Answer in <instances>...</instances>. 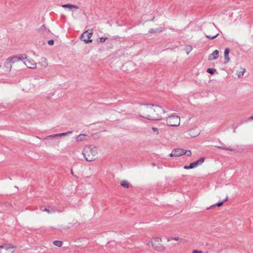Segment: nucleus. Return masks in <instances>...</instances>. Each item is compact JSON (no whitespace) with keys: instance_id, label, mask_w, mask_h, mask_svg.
<instances>
[{"instance_id":"1","label":"nucleus","mask_w":253,"mask_h":253,"mask_svg":"<svg viewBox=\"0 0 253 253\" xmlns=\"http://www.w3.org/2000/svg\"><path fill=\"white\" fill-rule=\"evenodd\" d=\"M23 61L24 64L29 68L36 69L37 63L30 56L21 57L18 55H12L8 57L5 60L1 74L8 75L12 71L13 67H15L18 63Z\"/></svg>"},{"instance_id":"2","label":"nucleus","mask_w":253,"mask_h":253,"mask_svg":"<svg viewBox=\"0 0 253 253\" xmlns=\"http://www.w3.org/2000/svg\"><path fill=\"white\" fill-rule=\"evenodd\" d=\"M164 113V109L160 106L150 104L141 107L139 112L140 116L150 120H160Z\"/></svg>"},{"instance_id":"3","label":"nucleus","mask_w":253,"mask_h":253,"mask_svg":"<svg viewBox=\"0 0 253 253\" xmlns=\"http://www.w3.org/2000/svg\"><path fill=\"white\" fill-rule=\"evenodd\" d=\"M82 154L86 161L92 162L98 158V149L92 145L85 146L82 150Z\"/></svg>"},{"instance_id":"4","label":"nucleus","mask_w":253,"mask_h":253,"mask_svg":"<svg viewBox=\"0 0 253 253\" xmlns=\"http://www.w3.org/2000/svg\"><path fill=\"white\" fill-rule=\"evenodd\" d=\"M180 122V117L176 114H171L166 118V123L169 126L177 127L179 126Z\"/></svg>"},{"instance_id":"5","label":"nucleus","mask_w":253,"mask_h":253,"mask_svg":"<svg viewBox=\"0 0 253 253\" xmlns=\"http://www.w3.org/2000/svg\"><path fill=\"white\" fill-rule=\"evenodd\" d=\"M151 243L153 248L158 252H163L165 248L162 244V238L159 237H154L151 240Z\"/></svg>"},{"instance_id":"6","label":"nucleus","mask_w":253,"mask_h":253,"mask_svg":"<svg viewBox=\"0 0 253 253\" xmlns=\"http://www.w3.org/2000/svg\"><path fill=\"white\" fill-rule=\"evenodd\" d=\"M16 246L12 244H4L0 246V253H13Z\"/></svg>"},{"instance_id":"7","label":"nucleus","mask_w":253,"mask_h":253,"mask_svg":"<svg viewBox=\"0 0 253 253\" xmlns=\"http://www.w3.org/2000/svg\"><path fill=\"white\" fill-rule=\"evenodd\" d=\"M93 34V30L89 29L85 31L81 36V39L85 43L91 42L92 40L90 39Z\"/></svg>"},{"instance_id":"8","label":"nucleus","mask_w":253,"mask_h":253,"mask_svg":"<svg viewBox=\"0 0 253 253\" xmlns=\"http://www.w3.org/2000/svg\"><path fill=\"white\" fill-rule=\"evenodd\" d=\"M200 133V130L197 127H194L189 129L186 132V135L187 138H190L196 137L198 136Z\"/></svg>"},{"instance_id":"9","label":"nucleus","mask_w":253,"mask_h":253,"mask_svg":"<svg viewBox=\"0 0 253 253\" xmlns=\"http://www.w3.org/2000/svg\"><path fill=\"white\" fill-rule=\"evenodd\" d=\"M184 155V150L181 148L174 149L170 154V157H179Z\"/></svg>"},{"instance_id":"10","label":"nucleus","mask_w":253,"mask_h":253,"mask_svg":"<svg viewBox=\"0 0 253 253\" xmlns=\"http://www.w3.org/2000/svg\"><path fill=\"white\" fill-rule=\"evenodd\" d=\"M71 133H72V131H68L67 132H64V133H61L54 134L47 136L44 139H47L49 138H55V137H58V136H63L66 135L67 134H71Z\"/></svg>"},{"instance_id":"11","label":"nucleus","mask_w":253,"mask_h":253,"mask_svg":"<svg viewBox=\"0 0 253 253\" xmlns=\"http://www.w3.org/2000/svg\"><path fill=\"white\" fill-rule=\"evenodd\" d=\"M219 56V51L218 50H215L208 57V60L211 61L216 59Z\"/></svg>"},{"instance_id":"12","label":"nucleus","mask_w":253,"mask_h":253,"mask_svg":"<svg viewBox=\"0 0 253 253\" xmlns=\"http://www.w3.org/2000/svg\"><path fill=\"white\" fill-rule=\"evenodd\" d=\"M87 135L84 134H80L79 135H78L76 138V140L77 142H81L83 141H85L86 140L87 138Z\"/></svg>"},{"instance_id":"13","label":"nucleus","mask_w":253,"mask_h":253,"mask_svg":"<svg viewBox=\"0 0 253 253\" xmlns=\"http://www.w3.org/2000/svg\"><path fill=\"white\" fill-rule=\"evenodd\" d=\"M245 72V69L240 67L236 72V75L239 78H242Z\"/></svg>"},{"instance_id":"14","label":"nucleus","mask_w":253,"mask_h":253,"mask_svg":"<svg viewBox=\"0 0 253 253\" xmlns=\"http://www.w3.org/2000/svg\"><path fill=\"white\" fill-rule=\"evenodd\" d=\"M120 184L122 187L126 188H128L130 186V184L129 183V182L126 180H122L120 182Z\"/></svg>"},{"instance_id":"15","label":"nucleus","mask_w":253,"mask_h":253,"mask_svg":"<svg viewBox=\"0 0 253 253\" xmlns=\"http://www.w3.org/2000/svg\"><path fill=\"white\" fill-rule=\"evenodd\" d=\"M229 51L230 50L229 48H226L224 50V58L226 60V62H228L230 60L229 57Z\"/></svg>"},{"instance_id":"16","label":"nucleus","mask_w":253,"mask_h":253,"mask_svg":"<svg viewBox=\"0 0 253 253\" xmlns=\"http://www.w3.org/2000/svg\"><path fill=\"white\" fill-rule=\"evenodd\" d=\"M62 7L63 8H68L70 9L75 8L76 9H77L78 7L74 5H72L70 4H64L62 5Z\"/></svg>"},{"instance_id":"17","label":"nucleus","mask_w":253,"mask_h":253,"mask_svg":"<svg viewBox=\"0 0 253 253\" xmlns=\"http://www.w3.org/2000/svg\"><path fill=\"white\" fill-rule=\"evenodd\" d=\"M192 46L189 45H186L184 48V50L187 55H188L192 51Z\"/></svg>"},{"instance_id":"18","label":"nucleus","mask_w":253,"mask_h":253,"mask_svg":"<svg viewBox=\"0 0 253 253\" xmlns=\"http://www.w3.org/2000/svg\"><path fill=\"white\" fill-rule=\"evenodd\" d=\"M219 34L218 33L215 34V35H213L211 33H208L206 35V37L208 38V39H214L215 38H216V37H217V36Z\"/></svg>"},{"instance_id":"19","label":"nucleus","mask_w":253,"mask_h":253,"mask_svg":"<svg viewBox=\"0 0 253 253\" xmlns=\"http://www.w3.org/2000/svg\"><path fill=\"white\" fill-rule=\"evenodd\" d=\"M228 196H226L225 199L222 202L218 203L215 205H213L211 207H214L215 206L218 207H221V206L223 205V203L224 202H225L228 201Z\"/></svg>"},{"instance_id":"20","label":"nucleus","mask_w":253,"mask_h":253,"mask_svg":"<svg viewBox=\"0 0 253 253\" xmlns=\"http://www.w3.org/2000/svg\"><path fill=\"white\" fill-rule=\"evenodd\" d=\"M53 244L58 247H61L62 246L63 243L60 241H55L53 242Z\"/></svg>"},{"instance_id":"21","label":"nucleus","mask_w":253,"mask_h":253,"mask_svg":"<svg viewBox=\"0 0 253 253\" xmlns=\"http://www.w3.org/2000/svg\"><path fill=\"white\" fill-rule=\"evenodd\" d=\"M198 165V162L197 161L191 163L189 166V168L193 169Z\"/></svg>"},{"instance_id":"22","label":"nucleus","mask_w":253,"mask_h":253,"mask_svg":"<svg viewBox=\"0 0 253 253\" xmlns=\"http://www.w3.org/2000/svg\"><path fill=\"white\" fill-rule=\"evenodd\" d=\"M207 71L208 73L212 74L215 72L216 70L211 68H208Z\"/></svg>"},{"instance_id":"23","label":"nucleus","mask_w":253,"mask_h":253,"mask_svg":"<svg viewBox=\"0 0 253 253\" xmlns=\"http://www.w3.org/2000/svg\"><path fill=\"white\" fill-rule=\"evenodd\" d=\"M184 154L186 155L187 156H190L191 155V152L190 150H184Z\"/></svg>"},{"instance_id":"24","label":"nucleus","mask_w":253,"mask_h":253,"mask_svg":"<svg viewBox=\"0 0 253 253\" xmlns=\"http://www.w3.org/2000/svg\"><path fill=\"white\" fill-rule=\"evenodd\" d=\"M205 161L204 158H201L199 160L197 161V162H198V165L199 164H202Z\"/></svg>"},{"instance_id":"25","label":"nucleus","mask_w":253,"mask_h":253,"mask_svg":"<svg viewBox=\"0 0 253 253\" xmlns=\"http://www.w3.org/2000/svg\"><path fill=\"white\" fill-rule=\"evenodd\" d=\"M42 62L43 63V65L46 66L47 65V61L45 58H42L41 59Z\"/></svg>"},{"instance_id":"26","label":"nucleus","mask_w":253,"mask_h":253,"mask_svg":"<svg viewBox=\"0 0 253 253\" xmlns=\"http://www.w3.org/2000/svg\"><path fill=\"white\" fill-rule=\"evenodd\" d=\"M170 240L178 241L180 240V238L178 237H172L170 238Z\"/></svg>"},{"instance_id":"27","label":"nucleus","mask_w":253,"mask_h":253,"mask_svg":"<svg viewBox=\"0 0 253 253\" xmlns=\"http://www.w3.org/2000/svg\"><path fill=\"white\" fill-rule=\"evenodd\" d=\"M152 130L154 132H155L156 134H158L159 133V130L156 127H152Z\"/></svg>"},{"instance_id":"28","label":"nucleus","mask_w":253,"mask_h":253,"mask_svg":"<svg viewBox=\"0 0 253 253\" xmlns=\"http://www.w3.org/2000/svg\"><path fill=\"white\" fill-rule=\"evenodd\" d=\"M203 252L202 251H198L197 250H194L192 251V253H203Z\"/></svg>"},{"instance_id":"29","label":"nucleus","mask_w":253,"mask_h":253,"mask_svg":"<svg viewBox=\"0 0 253 253\" xmlns=\"http://www.w3.org/2000/svg\"><path fill=\"white\" fill-rule=\"evenodd\" d=\"M42 211H44V212H47L48 213H49V214L51 213L50 211L48 209H46V208L43 209L42 210Z\"/></svg>"},{"instance_id":"30","label":"nucleus","mask_w":253,"mask_h":253,"mask_svg":"<svg viewBox=\"0 0 253 253\" xmlns=\"http://www.w3.org/2000/svg\"><path fill=\"white\" fill-rule=\"evenodd\" d=\"M106 40V38H103V37H101L100 38V41L101 42H104Z\"/></svg>"},{"instance_id":"31","label":"nucleus","mask_w":253,"mask_h":253,"mask_svg":"<svg viewBox=\"0 0 253 253\" xmlns=\"http://www.w3.org/2000/svg\"><path fill=\"white\" fill-rule=\"evenodd\" d=\"M53 43H54V41L52 40H49L48 41V43L49 45H52L53 44Z\"/></svg>"},{"instance_id":"32","label":"nucleus","mask_w":253,"mask_h":253,"mask_svg":"<svg viewBox=\"0 0 253 253\" xmlns=\"http://www.w3.org/2000/svg\"><path fill=\"white\" fill-rule=\"evenodd\" d=\"M221 148H222V149L223 150H231V149H228V148H224V147H220Z\"/></svg>"},{"instance_id":"33","label":"nucleus","mask_w":253,"mask_h":253,"mask_svg":"<svg viewBox=\"0 0 253 253\" xmlns=\"http://www.w3.org/2000/svg\"><path fill=\"white\" fill-rule=\"evenodd\" d=\"M2 68H3V66L2 67V65L1 64H0V69H2ZM1 71H2V70H1ZM0 74L3 76L2 74H1V73H0Z\"/></svg>"},{"instance_id":"34","label":"nucleus","mask_w":253,"mask_h":253,"mask_svg":"<svg viewBox=\"0 0 253 253\" xmlns=\"http://www.w3.org/2000/svg\"><path fill=\"white\" fill-rule=\"evenodd\" d=\"M184 168L185 169H190V168H189V166H185V167H184Z\"/></svg>"},{"instance_id":"35","label":"nucleus","mask_w":253,"mask_h":253,"mask_svg":"<svg viewBox=\"0 0 253 253\" xmlns=\"http://www.w3.org/2000/svg\"><path fill=\"white\" fill-rule=\"evenodd\" d=\"M251 118L252 119H253V116L251 117Z\"/></svg>"}]
</instances>
